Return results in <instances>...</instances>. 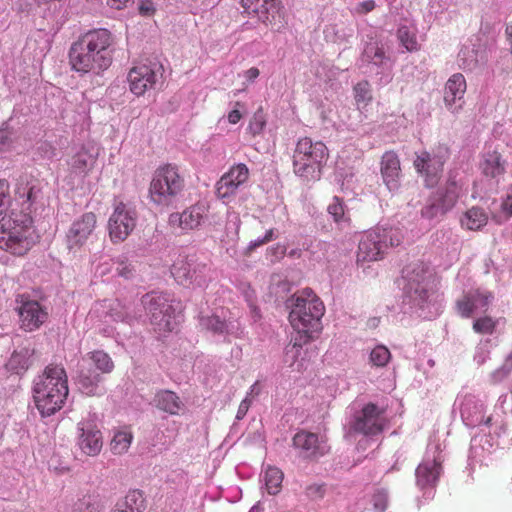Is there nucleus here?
<instances>
[{
  "label": "nucleus",
  "instance_id": "f257e3e1",
  "mask_svg": "<svg viewBox=\"0 0 512 512\" xmlns=\"http://www.w3.org/2000/svg\"><path fill=\"white\" fill-rule=\"evenodd\" d=\"M21 219L2 217L0 220V248L15 255H23L34 244L32 214L44 207L43 184L33 177H21L16 187Z\"/></svg>",
  "mask_w": 512,
  "mask_h": 512
},
{
  "label": "nucleus",
  "instance_id": "f03ea898",
  "mask_svg": "<svg viewBox=\"0 0 512 512\" xmlns=\"http://www.w3.org/2000/svg\"><path fill=\"white\" fill-rule=\"evenodd\" d=\"M114 38L107 29L91 30L74 42L69 50V62L78 73L100 75L113 61Z\"/></svg>",
  "mask_w": 512,
  "mask_h": 512
},
{
  "label": "nucleus",
  "instance_id": "7ed1b4c3",
  "mask_svg": "<svg viewBox=\"0 0 512 512\" xmlns=\"http://www.w3.org/2000/svg\"><path fill=\"white\" fill-rule=\"evenodd\" d=\"M285 307L289 310V321L298 334L293 345L286 348V355L292 353L294 358L303 344L313 339L321 330V318L325 308L310 288L293 294L285 301Z\"/></svg>",
  "mask_w": 512,
  "mask_h": 512
},
{
  "label": "nucleus",
  "instance_id": "20e7f679",
  "mask_svg": "<svg viewBox=\"0 0 512 512\" xmlns=\"http://www.w3.org/2000/svg\"><path fill=\"white\" fill-rule=\"evenodd\" d=\"M68 393L67 375L61 366H47L43 374L34 380L33 398L42 417L51 416L59 411Z\"/></svg>",
  "mask_w": 512,
  "mask_h": 512
},
{
  "label": "nucleus",
  "instance_id": "39448f33",
  "mask_svg": "<svg viewBox=\"0 0 512 512\" xmlns=\"http://www.w3.org/2000/svg\"><path fill=\"white\" fill-rule=\"evenodd\" d=\"M328 158L329 152L323 142H313L309 137L301 138L293 154L294 173L307 182L317 181Z\"/></svg>",
  "mask_w": 512,
  "mask_h": 512
},
{
  "label": "nucleus",
  "instance_id": "423d86ee",
  "mask_svg": "<svg viewBox=\"0 0 512 512\" xmlns=\"http://www.w3.org/2000/svg\"><path fill=\"white\" fill-rule=\"evenodd\" d=\"M92 366H95L101 373H110L114 368L111 357L102 350H95L87 353L78 363L76 383L79 390L87 396L101 395L104 393L100 387L102 377L96 373Z\"/></svg>",
  "mask_w": 512,
  "mask_h": 512
},
{
  "label": "nucleus",
  "instance_id": "0eeeda50",
  "mask_svg": "<svg viewBox=\"0 0 512 512\" xmlns=\"http://www.w3.org/2000/svg\"><path fill=\"white\" fill-rule=\"evenodd\" d=\"M141 307L150 315V322L159 333L172 331L173 320L183 310L181 302L171 298L167 293L156 291L142 296Z\"/></svg>",
  "mask_w": 512,
  "mask_h": 512
},
{
  "label": "nucleus",
  "instance_id": "6e6552de",
  "mask_svg": "<svg viewBox=\"0 0 512 512\" xmlns=\"http://www.w3.org/2000/svg\"><path fill=\"white\" fill-rule=\"evenodd\" d=\"M406 283L403 288L404 303L424 311L432 301L434 292L429 285V268L423 262H417L403 270Z\"/></svg>",
  "mask_w": 512,
  "mask_h": 512
},
{
  "label": "nucleus",
  "instance_id": "1a4fd4ad",
  "mask_svg": "<svg viewBox=\"0 0 512 512\" xmlns=\"http://www.w3.org/2000/svg\"><path fill=\"white\" fill-rule=\"evenodd\" d=\"M184 188V179L178 168L166 164L157 168L150 183L149 195L158 205H170Z\"/></svg>",
  "mask_w": 512,
  "mask_h": 512
},
{
  "label": "nucleus",
  "instance_id": "9d476101",
  "mask_svg": "<svg viewBox=\"0 0 512 512\" xmlns=\"http://www.w3.org/2000/svg\"><path fill=\"white\" fill-rule=\"evenodd\" d=\"M400 243L401 238L396 229L376 227L361 237L358 245L357 262L379 260L388 247H395Z\"/></svg>",
  "mask_w": 512,
  "mask_h": 512
},
{
  "label": "nucleus",
  "instance_id": "9b49d317",
  "mask_svg": "<svg viewBox=\"0 0 512 512\" xmlns=\"http://www.w3.org/2000/svg\"><path fill=\"white\" fill-rule=\"evenodd\" d=\"M459 192L460 186L456 176L450 172L445 188L430 196L421 209L422 217L432 220L445 215L456 204Z\"/></svg>",
  "mask_w": 512,
  "mask_h": 512
},
{
  "label": "nucleus",
  "instance_id": "f8f14e48",
  "mask_svg": "<svg viewBox=\"0 0 512 512\" xmlns=\"http://www.w3.org/2000/svg\"><path fill=\"white\" fill-rule=\"evenodd\" d=\"M163 72L164 68L158 61H149L133 67L127 77L131 92L141 96L149 89H156L161 83Z\"/></svg>",
  "mask_w": 512,
  "mask_h": 512
},
{
  "label": "nucleus",
  "instance_id": "ddd939ff",
  "mask_svg": "<svg viewBox=\"0 0 512 512\" xmlns=\"http://www.w3.org/2000/svg\"><path fill=\"white\" fill-rule=\"evenodd\" d=\"M137 222V212L129 204L119 202L108 220V231L112 242L124 241L134 230Z\"/></svg>",
  "mask_w": 512,
  "mask_h": 512
},
{
  "label": "nucleus",
  "instance_id": "4468645a",
  "mask_svg": "<svg viewBox=\"0 0 512 512\" xmlns=\"http://www.w3.org/2000/svg\"><path fill=\"white\" fill-rule=\"evenodd\" d=\"M248 14L255 15L264 24L279 30L284 24V12L281 0H240Z\"/></svg>",
  "mask_w": 512,
  "mask_h": 512
},
{
  "label": "nucleus",
  "instance_id": "2eb2a0df",
  "mask_svg": "<svg viewBox=\"0 0 512 512\" xmlns=\"http://www.w3.org/2000/svg\"><path fill=\"white\" fill-rule=\"evenodd\" d=\"M18 306L15 310L19 316L20 327L32 332L37 330L48 319V312L38 301L19 296L16 299Z\"/></svg>",
  "mask_w": 512,
  "mask_h": 512
},
{
  "label": "nucleus",
  "instance_id": "dca6fc26",
  "mask_svg": "<svg viewBox=\"0 0 512 512\" xmlns=\"http://www.w3.org/2000/svg\"><path fill=\"white\" fill-rule=\"evenodd\" d=\"M447 160V149L439 147L437 152H422L414 160L416 170L426 176V185L434 186L438 181V175Z\"/></svg>",
  "mask_w": 512,
  "mask_h": 512
},
{
  "label": "nucleus",
  "instance_id": "f3484780",
  "mask_svg": "<svg viewBox=\"0 0 512 512\" xmlns=\"http://www.w3.org/2000/svg\"><path fill=\"white\" fill-rule=\"evenodd\" d=\"M96 223V215L93 212H86L73 221L66 234V245L69 251L76 252L86 243Z\"/></svg>",
  "mask_w": 512,
  "mask_h": 512
},
{
  "label": "nucleus",
  "instance_id": "a211bd4d",
  "mask_svg": "<svg viewBox=\"0 0 512 512\" xmlns=\"http://www.w3.org/2000/svg\"><path fill=\"white\" fill-rule=\"evenodd\" d=\"M204 269L205 265L197 264L193 258L180 256L171 266V274L183 286H202L205 282Z\"/></svg>",
  "mask_w": 512,
  "mask_h": 512
},
{
  "label": "nucleus",
  "instance_id": "6ab92c4d",
  "mask_svg": "<svg viewBox=\"0 0 512 512\" xmlns=\"http://www.w3.org/2000/svg\"><path fill=\"white\" fill-rule=\"evenodd\" d=\"M292 445L299 451L300 456L309 459H317L329 451V446L324 440L316 433L306 430H300L294 435Z\"/></svg>",
  "mask_w": 512,
  "mask_h": 512
},
{
  "label": "nucleus",
  "instance_id": "aec40b11",
  "mask_svg": "<svg viewBox=\"0 0 512 512\" xmlns=\"http://www.w3.org/2000/svg\"><path fill=\"white\" fill-rule=\"evenodd\" d=\"M383 413L374 403H368L355 418L352 428L355 432L364 435H376L383 430Z\"/></svg>",
  "mask_w": 512,
  "mask_h": 512
},
{
  "label": "nucleus",
  "instance_id": "412c9836",
  "mask_svg": "<svg viewBox=\"0 0 512 512\" xmlns=\"http://www.w3.org/2000/svg\"><path fill=\"white\" fill-rule=\"evenodd\" d=\"M494 299L492 292L474 289L466 292L456 301L457 312L464 318H469L476 311H486Z\"/></svg>",
  "mask_w": 512,
  "mask_h": 512
},
{
  "label": "nucleus",
  "instance_id": "4be33fe9",
  "mask_svg": "<svg viewBox=\"0 0 512 512\" xmlns=\"http://www.w3.org/2000/svg\"><path fill=\"white\" fill-rule=\"evenodd\" d=\"M360 67L365 68V72H373L375 68L376 73H380L391 67V60L382 47L376 42H371L365 46L361 54Z\"/></svg>",
  "mask_w": 512,
  "mask_h": 512
},
{
  "label": "nucleus",
  "instance_id": "5701e85b",
  "mask_svg": "<svg viewBox=\"0 0 512 512\" xmlns=\"http://www.w3.org/2000/svg\"><path fill=\"white\" fill-rule=\"evenodd\" d=\"M249 176V170L243 163L233 166L224 174L217 183V194L220 198L233 195L238 187L245 183Z\"/></svg>",
  "mask_w": 512,
  "mask_h": 512
},
{
  "label": "nucleus",
  "instance_id": "b1692460",
  "mask_svg": "<svg viewBox=\"0 0 512 512\" xmlns=\"http://www.w3.org/2000/svg\"><path fill=\"white\" fill-rule=\"evenodd\" d=\"M78 446L87 456H96L100 453L103 441L102 433L92 423L78 424Z\"/></svg>",
  "mask_w": 512,
  "mask_h": 512
},
{
  "label": "nucleus",
  "instance_id": "393cba45",
  "mask_svg": "<svg viewBox=\"0 0 512 512\" xmlns=\"http://www.w3.org/2000/svg\"><path fill=\"white\" fill-rule=\"evenodd\" d=\"M99 155V147L93 143H87L72 156L69 165L71 171L77 175L87 174L95 165Z\"/></svg>",
  "mask_w": 512,
  "mask_h": 512
},
{
  "label": "nucleus",
  "instance_id": "a878e982",
  "mask_svg": "<svg viewBox=\"0 0 512 512\" xmlns=\"http://www.w3.org/2000/svg\"><path fill=\"white\" fill-rule=\"evenodd\" d=\"M381 175L383 182L393 192L400 187V161L397 154L393 151H387L381 158Z\"/></svg>",
  "mask_w": 512,
  "mask_h": 512
},
{
  "label": "nucleus",
  "instance_id": "bb28decb",
  "mask_svg": "<svg viewBox=\"0 0 512 512\" xmlns=\"http://www.w3.org/2000/svg\"><path fill=\"white\" fill-rule=\"evenodd\" d=\"M461 417L469 427H476L482 424L485 412L484 404L473 395L464 397L460 408Z\"/></svg>",
  "mask_w": 512,
  "mask_h": 512
},
{
  "label": "nucleus",
  "instance_id": "cd10ccee",
  "mask_svg": "<svg viewBox=\"0 0 512 512\" xmlns=\"http://www.w3.org/2000/svg\"><path fill=\"white\" fill-rule=\"evenodd\" d=\"M441 463L434 457L420 463L416 469V483L420 488L435 486L441 473Z\"/></svg>",
  "mask_w": 512,
  "mask_h": 512
},
{
  "label": "nucleus",
  "instance_id": "c85d7f7f",
  "mask_svg": "<svg viewBox=\"0 0 512 512\" xmlns=\"http://www.w3.org/2000/svg\"><path fill=\"white\" fill-rule=\"evenodd\" d=\"M205 207L203 205H194L181 214H172L170 216V223H178L182 229H195L200 226L204 219Z\"/></svg>",
  "mask_w": 512,
  "mask_h": 512
},
{
  "label": "nucleus",
  "instance_id": "c756f323",
  "mask_svg": "<svg viewBox=\"0 0 512 512\" xmlns=\"http://www.w3.org/2000/svg\"><path fill=\"white\" fill-rule=\"evenodd\" d=\"M154 406L170 415H178L184 409V403L173 391L160 390L153 399Z\"/></svg>",
  "mask_w": 512,
  "mask_h": 512
},
{
  "label": "nucleus",
  "instance_id": "7c9ffc66",
  "mask_svg": "<svg viewBox=\"0 0 512 512\" xmlns=\"http://www.w3.org/2000/svg\"><path fill=\"white\" fill-rule=\"evenodd\" d=\"M34 355V348L29 346L21 347L12 353L6 363V368L15 374H23L32 365Z\"/></svg>",
  "mask_w": 512,
  "mask_h": 512
},
{
  "label": "nucleus",
  "instance_id": "2f4dec72",
  "mask_svg": "<svg viewBox=\"0 0 512 512\" xmlns=\"http://www.w3.org/2000/svg\"><path fill=\"white\" fill-rule=\"evenodd\" d=\"M465 91L466 81L464 76L460 73L452 75L444 89V102L446 106L452 108L457 101L463 98Z\"/></svg>",
  "mask_w": 512,
  "mask_h": 512
},
{
  "label": "nucleus",
  "instance_id": "473e14b6",
  "mask_svg": "<svg viewBox=\"0 0 512 512\" xmlns=\"http://www.w3.org/2000/svg\"><path fill=\"white\" fill-rule=\"evenodd\" d=\"M481 170L486 177L495 179L505 173L506 162L500 153L496 151L489 152L484 156Z\"/></svg>",
  "mask_w": 512,
  "mask_h": 512
},
{
  "label": "nucleus",
  "instance_id": "72a5a7b5",
  "mask_svg": "<svg viewBox=\"0 0 512 512\" xmlns=\"http://www.w3.org/2000/svg\"><path fill=\"white\" fill-rule=\"evenodd\" d=\"M488 216L484 209L472 207L461 218V225L469 230H479L487 224Z\"/></svg>",
  "mask_w": 512,
  "mask_h": 512
},
{
  "label": "nucleus",
  "instance_id": "f704fd0d",
  "mask_svg": "<svg viewBox=\"0 0 512 512\" xmlns=\"http://www.w3.org/2000/svg\"><path fill=\"white\" fill-rule=\"evenodd\" d=\"M129 512H144L146 509V501L140 490L130 491L122 504L119 505Z\"/></svg>",
  "mask_w": 512,
  "mask_h": 512
},
{
  "label": "nucleus",
  "instance_id": "c9c22d12",
  "mask_svg": "<svg viewBox=\"0 0 512 512\" xmlns=\"http://www.w3.org/2000/svg\"><path fill=\"white\" fill-rule=\"evenodd\" d=\"M199 323L203 329L211 331L214 334L222 335L225 333H229L228 324L219 316H201Z\"/></svg>",
  "mask_w": 512,
  "mask_h": 512
},
{
  "label": "nucleus",
  "instance_id": "e433bc0d",
  "mask_svg": "<svg viewBox=\"0 0 512 512\" xmlns=\"http://www.w3.org/2000/svg\"><path fill=\"white\" fill-rule=\"evenodd\" d=\"M133 436L130 432L118 431L110 442V450L115 455H121L128 451Z\"/></svg>",
  "mask_w": 512,
  "mask_h": 512
},
{
  "label": "nucleus",
  "instance_id": "4c0bfd02",
  "mask_svg": "<svg viewBox=\"0 0 512 512\" xmlns=\"http://www.w3.org/2000/svg\"><path fill=\"white\" fill-rule=\"evenodd\" d=\"M264 481L268 493L275 495L279 491L283 481V473L276 467H269L265 471Z\"/></svg>",
  "mask_w": 512,
  "mask_h": 512
},
{
  "label": "nucleus",
  "instance_id": "58836bf2",
  "mask_svg": "<svg viewBox=\"0 0 512 512\" xmlns=\"http://www.w3.org/2000/svg\"><path fill=\"white\" fill-rule=\"evenodd\" d=\"M397 37L401 45L404 46L407 51L412 52L419 49L416 33L408 26H400L397 30Z\"/></svg>",
  "mask_w": 512,
  "mask_h": 512
},
{
  "label": "nucleus",
  "instance_id": "ea45409f",
  "mask_svg": "<svg viewBox=\"0 0 512 512\" xmlns=\"http://www.w3.org/2000/svg\"><path fill=\"white\" fill-rule=\"evenodd\" d=\"M16 139V131L9 126L8 122H4L0 127V152L10 150Z\"/></svg>",
  "mask_w": 512,
  "mask_h": 512
},
{
  "label": "nucleus",
  "instance_id": "a19ab883",
  "mask_svg": "<svg viewBox=\"0 0 512 512\" xmlns=\"http://www.w3.org/2000/svg\"><path fill=\"white\" fill-rule=\"evenodd\" d=\"M390 357V351L383 345L376 346L370 353V361L377 367H384L389 362Z\"/></svg>",
  "mask_w": 512,
  "mask_h": 512
},
{
  "label": "nucleus",
  "instance_id": "79ce46f5",
  "mask_svg": "<svg viewBox=\"0 0 512 512\" xmlns=\"http://www.w3.org/2000/svg\"><path fill=\"white\" fill-rule=\"evenodd\" d=\"M495 321L488 316L478 318L473 323V329L480 334H491L495 329Z\"/></svg>",
  "mask_w": 512,
  "mask_h": 512
},
{
  "label": "nucleus",
  "instance_id": "37998d69",
  "mask_svg": "<svg viewBox=\"0 0 512 512\" xmlns=\"http://www.w3.org/2000/svg\"><path fill=\"white\" fill-rule=\"evenodd\" d=\"M115 272L118 276L131 279L135 275V267L126 259H119L116 262Z\"/></svg>",
  "mask_w": 512,
  "mask_h": 512
},
{
  "label": "nucleus",
  "instance_id": "c03bdc74",
  "mask_svg": "<svg viewBox=\"0 0 512 512\" xmlns=\"http://www.w3.org/2000/svg\"><path fill=\"white\" fill-rule=\"evenodd\" d=\"M327 211L335 222L344 220V204L339 197H333V202L328 205Z\"/></svg>",
  "mask_w": 512,
  "mask_h": 512
},
{
  "label": "nucleus",
  "instance_id": "a18cd8bd",
  "mask_svg": "<svg viewBox=\"0 0 512 512\" xmlns=\"http://www.w3.org/2000/svg\"><path fill=\"white\" fill-rule=\"evenodd\" d=\"M265 125L266 120L264 118L263 113L259 110L253 115L252 119L250 120L248 130L253 136H255L263 131Z\"/></svg>",
  "mask_w": 512,
  "mask_h": 512
},
{
  "label": "nucleus",
  "instance_id": "49530a36",
  "mask_svg": "<svg viewBox=\"0 0 512 512\" xmlns=\"http://www.w3.org/2000/svg\"><path fill=\"white\" fill-rule=\"evenodd\" d=\"M126 308L127 306H121L120 304H118L116 307H113L111 309V317L115 320V321H121V322H125L129 325H132L135 323V317L134 316H129L127 315L126 313Z\"/></svg>",
  "mask_w": 512,
  "mask_h": 512
},
{
  "label": "nucleus",
  "instance_id": "de8ad7c7",
  "mask_svg": "<svg viewBox=\"0 0 512 512\" xmlns=\"http://www.w3.org/2000/svg\"><path fill=\"white\" fill-rule=\"evenodd\" d=\"M354 92H355V100L357 103H365V102L371 100V98H372L370 89H369V84L366 81L359 82L354 87Z\"/></svg>",
  "mask_w": 512,
  "mask_h": 512
},
{
  "label": "nucleus",
  "instance_id": "09e8293b",
  "mask_svg": "<svg viewBox=\"0 0 512 512\" xmlns=\"http://www.w3.org/2000/svg\"><path fill=\"white\" fill-rule=\"evenodd\" d=\"M9 203V183L5 179H0V216L6 211Z\"/></svg>",
  "mask_w": 512,
  "mask_h": 512
},
{
  "label": "nucleus",
  "instance_id": "8fccbe9b",
  "mask_svg": "<svg viewBox=\"0 0 512 512\" xmlns=\"http://www.w3.org/2000/svg\"><path fill=\"white\" fill-rule=\"evenodd\" d=\"M373 506L376 510L384 511L388 503V492L385 489H378L372 497Z\"/></svg>",
  "mask_w": 512,
  "mask_h": 512
},
{
  "label": "nucleus",
  "instance_id": "3c124183",
  "mask_svg": "<svg viewBox=\"0 0 512 512\" xmlns=\"http://www.w3.org/2000/svg\"><path fill=\"white\" fill-rule=\"evenodd\" d=\"M72 512H102V506L90 500H82L74 506Z\"/></svg>",
  "mask_w": 512,
  "mask_h": 512
},
{
  "label": "nucleus",
  "instance_id": "603ef678",
  "mask_svg": "<svg viewBox=\"0 0 512 512\" xmlns=\"http://www.w3.org/2000/svg\"><path fill=\"white\" fill-rule=\"evenodd\" d=\"M467 53L468 52H466V51H461L459 53V55H458L459 66L463 67L464 69L472 70L477 65V59L474 57H471L470 59H468L466 57Z\"/></svg>",
  "mask_w": 512,
  "mask_h": 512
},
{
  "label": "nucleus",
  "instance_id": "864d4df0",
  "mask_svg": "<svg viewBox=\"0 0 512 512\" xmlns=\"http://www.w3.org/2000/svg\"><path fill=\"white\" fill-rule=\"evenodd\" d=\"M273 235H274L273 229L267 230L263 238H258L249 243L248 250L252 251V250L256 249L257 247H260L261 245H263L267 242H270L273 238Z\"/></svg>",
  "mask_w": 512,
  "mask_h": 512
},
{
  "label": "nucleus",
  "instance_id": "5fc2aeb1",
  "mask_svg": "<svg viewBox=\"0 0 512 512\" xmlns=\"http://www.w3.org/2000/svg\"><path fill=\"white\" fill-rule=\"evenodd\" d=\"M138 10L142 16H151L155 12V7L151 0H142L138 5Z\"/></svg>",
  "mask_w": 512,
  "mask_h": 512
},
{
  "label": "nucleus",
  "instance_id": "6e6d98bb",
  "mask_svg": "<svg viewBox=\"0 0 512 512\" xmlns=\"http://www.w3.org/2000/svg\"><path fill=\"white\" fill-rule=\"evenodd\" d=\"M306 492L310 498L316 499V498L323 497L325 489H324L323 485L314 484V485L307 487Z\"/></svg>",
  "mask_w": 512,
  "mask_h": 512
},
{
  "label": "nucleus",
  "instance_id": "4d7b16f0",
  "mask_svg": "<svg viewBox=\"0 0 512 512\" xmlns=\"http://www.w3.org/2000/svg\"><path fill=\"white\" fill-rule=\"evenodd\" d=\"M376 4L374 0H366L360 2L356 7V12L359 14H366L371 12L375 8Z\"/></svg>",
  "mask_w": 512,
  "mask_h": 512
},
{
  "label": "nucleus",
  "instance_id": "13d9d810",
  "mask_svg": "<svg viewBox=\"0 0 512 512\" xmlns=\"http://www.w3.org/2000/svg\"><path fill=\"white\" fill-rule=\"evenodd\" d=\"M250 405H251V401L247 396L245 399L242 400V402L240 403V405L238 407L236 419H238V420L243 419L245 417V415L247 414Z\"/></svg>",
  "mask_w": 512,
  "mask_h": 512
},
{
  "label": "nucleus",
  "instance_id": "bf43d9fd",
  "mask_svg": "<svg viewBox=\"0 0 512 512\" xmlns=\"http://www.w3.org/2000/svg\"><path fill=\"white\" fill-rule=\"evenodd\" d=\"M502 210L512 216V192L508 193L501 204Z\"/></svg>",
  "mask_w": 512,
  "mask_h": 512
},
{
  "label": "nucleus",
  "instance_id": "052dcab7",
  "mask_svg": "<svg viewBox=\"0 0 512 512\" xmlns=\"http://www.w3.org/2000/svg\"><path fill=\"white\" fill-rule=\"evenodd\" d=\"M143 311L144 309L140 307H131L127 306L126 313L127 315H131L135 317V322H138L143 317Z\"/></svg>",
  "mask_w": 512,
  "mask_h": 512
},
{
  "label": "nucleus",
  "instance_id": "680f3d73",
  "mask_svg": "<svg viewBox=\"0 0 512 512\" xmlns=\"http://www.w3.org/2000/svg\"><path fill=\"white\" fill-rule=\"evenodd\" d=\"M242 115L239 110L234 109L228 114V121L231 124H236L240 121Z\"/></svg>",
  "mask_w": 512,
  "mask_h": 512
},
{
  "label": "nucleus",
  "instance_id": "e2e57ef3",
  "mask_svg": "<svg viewBox=\"0 0 512 512\" xmlns=\"http://www.w3.org/2000/svg\"><path fill=\"white\" fill-rule=\"evenodd\" d=\"M259 76V70L256 67H252L245 72V77L248 81L252 82Z\"/></svg>",
  "mask_w": 512,
  "mask_h": 512
},
{
  "label": "nucleus",
  "instance_id": "0e129e2a",
  "mask_svg": "<svg viewBox=\"0 0 512 512\" xmlns=\"http://www.w3.org/2000/svg\"><path fill=\"white\" fill-rule=\"evenodd\" d=\"M129 0H107V4L115 9H121L123 6H126Z\"/></svg>",
  "mask_w": 512,
  "mask_h": 512
},
{
  "label": "nucleus",
  "instance_id": "69168bd1",
  "mask_svg": "<svg viewBox=\"0 0 512 512\" xmlns=\"http://www.w3.org/2000/svg\"><path fill=\"white\" fill-rule=\"evenodd\" d=\"M491 377L493 382L498 383L504 380L506 378V375H504V373L501 370L497 369L491 374Z\"/></svg>",
  "mask_w": 512,
  "mask_h": 512
},
{
  "label": "nucleus",
  "instance_id": "338daca9",
  "mask_svg": "<svg viewBox=\"0 0 512 512\" xmlns=\"http://www.w3.org/2000/svg\"><path fill=\"white\" fill-rule=\"evenodd\" d=\"M505 34L508 41L510 42V51L512 53V23L506 26Z\"/></svg>",
  "mask_w": 512,
  "mask_h": 512
},
{
  "label": "nucleus",
  "instance_id": "774afa93",
  "mask_svg": "<svg viewBox=\"0 0 512 512\" xmlns=\"http://www.w3.org/2000/svg\"><path fill=\"white\" fill-rule=\"evenodd\" d=\"M502 366H503V367H505V368H506V370H508V371L512 372V353H510V354L506 357V359H505V361H504V363H503V365H502Z\"/></svg>",
  "mask_w": 512,
  "mask_h": 512
}]
</instances>
